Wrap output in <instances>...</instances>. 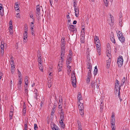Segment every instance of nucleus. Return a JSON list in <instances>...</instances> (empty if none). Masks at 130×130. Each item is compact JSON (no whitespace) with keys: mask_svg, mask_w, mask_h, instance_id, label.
I'll use <instances>...</instances> for the list:
<instances>
[{"mask_svg":"<svg viewBox=\"0 0 130 130\" xmlns=\"http://www.w3.org/2000/svg\"><path fill=\"white\" fill-rule=\"evenodd\" d=\"M77 2L75 0L74 1L73 6L74 8V11L75 12V15L76 17L78 16L79 13L78 7L77 6Z\"/></svg>","mask_w":130,"mask_h":130,"instance_id":"f257e3e1","label":"nucleus"},{"mask_svg":"<svg viewBox=\"0 0 130 130\" xmlns=\"http://www.w3.org/2000/svg\"><path fill=\"white\" fill-rule=\"evenodd\" d=\"M100 81L99 80H96L95 81H92L91 83L92 87L94 89L96 88L97 89H98L100 86Z\"/></svg>","mask_w":130,"mask_h":130,"instance_id":"f03ea898","label":"nucleus"},{"mask_svg":"<svg viewBox=\"0 0 130 130\" xmlns=\"http://www.w3.org/2000/svg\"><path fill=\"white\" fill-rule=\"evenodd\" d=\"M123 60L122 56H120L117 59V63L119 67H121L123 64Z\"/></svg>","mask_w":130,"mask_h":130,"instance_id":"7ed1b4c3","label":"nucleus"},{"mask_svg":"<svg viewBox=\"0 0 130 130\" xmlns=\"http://www.w3.org/2000/svg\"><path fill=\"white\" fill-rule=\"evenodd\" d=\"M72 58V52L70 51L67 59L66 64H69L71 63Z\"/></svg>","mask_w":130,"mask_h":130,"instance_id":"20e7f679","label":"nucleus"},{"mask_svg":"<svg viewBox=\"0 0 130 130\" xmlns=\"http://www.w3.org/2000/svg\"><path fill=\"white\" fill-rule=\"evenodd\" d=\"M110 17L108 20V23L111 26H112L113 25L114 22V18L111 14H110Z\"/></svg>","mask_w":130,"mask_h":130,"instance_id":"39448f33","label":"nucleus"},{"mask_svg":"<svg viewBox=\"0 0 130 130\" xmlns=\"http://www.w3.org/2000/svg\"><path fill=\"white\" fill-rule=\"evenodd\" d=\"M104 101L102 99L100 101V112L102 113L104 109Z\"/></svg>","mask_w":130,"mask_h":130,"instance_id":"423d86ee","label":"nucleus"},{"mask_svg":"<svg viewBox=\"0 0 130 130\" xmlns=\"http://www.w3.org/2000/svg\"><path fill=\"white\" fill-rule=\"evenodd\" d=\"M1 55L2 56H3L4 54V45L5 44H6L5 43L4 44V42H1Z\"/></svg>","mask_w":130,"mask_h":130,"instance_id":"0eeeda50","label":"nucleus"},{"mask_svg":"<svg viewBox=\"0 0 130 130\" xmlns=\"http://www.w3.org/2000/svg\"><path fill=\"white\" fill-rule=\"evenodd\" d=\"M68 27L69 30L73 32H75L77 31L76 29L75 28L74 25H69V26H68Z\"/></svg>","mask_w":130,"mask_h":130,"instance_id":"6e6552de","label":"nucleus"},{"mask_svg":"<svg viewBox=\"0 0 130 130\" xmlns=\"http://www.w3.org/2000/svg\"><path fill=\"white\" fill-rule=\"evenodd\" d=\"M62 68V63L60 62H58L57 68L58 71L59 72L61 71Z\"/></svg>","mask_w":130,"mask_h":130,"instance_id":"1a4fd4ad","label":"nucleus"},{"mask_svg":"<svg viewBox=\"0 0 130 130\" xmlns=\"http://www.w3.org/2000/svg\"><path fill=\"white\" fill-rule=\"evenodd\" d=\"M78 104H79L78 107L79 110L84 109L83 103H81L80 101H78Z\"/></svg>","mask_w":130,"mask_h":130,"instance_id":"9d476101","label":"nucleus"},{"mask_svg":"<svg viewBox=\"0 0 130 130\" xmlns=\"http://www.w3.org/2000/svg\"><path fill=\"white\" fill-rule=\"evenodd\" d=\"M119 86L120 83L119 82L117 79L116 80H115V88H117L118 89H121V87Z\"/></svg>","mask_w":130,"mask_h":130,"instance_id":"9b49d317","label":"nucleus"},{"mask_svg":"<svg viewBox=\"0 0 130 130\" xmlns=\"http://www.w3.org/2000/svg\"><path fill=\"white\" fill-rule=\"evenodd\" d=\"M64 113L63 111L62 110H61V112L60 114V121H63L64 120Z\"/></svg>","mask_w":130,"mask_h":130,"instance_id":"f8f14e48","label":"nucleus"},{"mask_svg":"<svg viewBox=\"0 0 130 130\" xmlns=\"http://www.w3.org/2000/svg\"><path fill=\"white\" fill-rule=\"evenodd\" d=\"M115 90H116V91H115V93L117 95V94H118V97H120V89H119L117 88H115Z\"/></svg>","mask_w":130,"mask_h":130,"instance_id":"ddd939ff","label":"nucleus"},{"mask_svg":"<svg viewBox=\"0 0 130 130\" xmlns=\"http://www.w3.org/2000/svg\"><path fill=\"white\" fill-rule=\"evenodd\" d=\"M95 43L96 45L97 50H99L101 49V44L100 42H96V43Z\"/></svg>","mask_w":130,"mask_h":130,"instance_id":"4468645a","label":"nucleus"},{"mask_svg":"<svg viewBox=\"0 0 130 130\" xmlns=\"http://www.w3.org/2000/svg\"><path fill=\"white\" fill-rule=\"evenodd\" d=\"M24 82L26 86H28V77L26 76L25 77Z\"/></svg>","mask_w":130,"mask_h":130,"instance_id":"2eb2a0df","label":"nucleus"},{"mask_svg":"<svg viewBox=\"0 0 130 130\" xmlns=\"http://www.w3.org/2000/svg\"><path fill=\"white\" fill-rule=\"evenodd\" d=\"M72 81V83L73 86L74 87H76V79H71Z\"/></svg>","mask_w":130,"mask_h":130,"instance_id":"dca6fc26","label":"nucleus"},{"mask_svg":"<svg viewBox=\"0 0 130 130\" xmlns=\"http://www.w3.org/2000/svg\"><path fill=\"white\" fill-rule=\"evenodd\" d=\"M71 79H76V77L75 76V72L74 71H72V73L71 74Z\"/></svg>","mask_w":130,"mask_h":130,"instance_id":"f3484780","label":"nucleus"},{"mask_svg":"<svg viewBox=\"0 0 130 130\" xmlns=\"http://www.w3.org/2000/svg\"><path fill=\"white\" fill-rule=\"evenodd\" d=\"M78 101H80L82 100V98L81 94L80 93L78 92V94L77 97Z\"/></svg>","mask_w":130,"mask_h":130,"instance_id":"a211bd4d","label":"nucleus"},{"mask_svg":"<svg viewBox=\"0 0 130 130\" xmlns=\"http://www.w3.org/2000/svg\"><path fill=\"white\" fill-rule=\"evenodd\" d=\"M111 60L110 59H108L107 61V68H108L110 66Z\"/></svg>","mask_w":130,"mask_h":130,"instance_id":"6ab92c4d","label":"nucleus"},{"mask_svg":"<svg viewBox=\"0 0 130 130\" xmlns=\"http://www.w3.org/2000/svg\"><path fill=\"white\" fill-rule=\"evenodd\" d=\"M39 68L42 72H43V66H42V63H38Z\"/></svg>","mask_w":130,"mask_h":130,"instance_id":"aec40b11","label":"nucleus"},{"mask_svg":"<svg viewBox=\"0 0 130 130\" xmlns=\"http://www.w3.org/2000/svg\"><path fill=\"white\" fill-rule=\"evenodd\" d=\"M84 27L82 29V31H83V33H82L81 35V36H80L81 38H85V32H84Z\"/></svg>","mask_w":130,"mask_h":130,"instance_id":"412c9836","label":"nucleus"},{"mask_svg":"<svg viewBox=\"0 0 130 130\" xmlns=\"http://www.w3.org/2000/svg\"><path fill=\"white\" fill-rule=\"evenodd\" d=\"M120 41L122 42H124L125 41V38L123 36L122 37H119V38Z\"/></svg>","mask_w":130,"mask_h":130,"instance_id":"4be33fe9","label":"nucleus"},{"mask_svg":"<svg viewBox=\"0 0 130 130\" xmlns=\"http://www.w3.org/2000/svg\"><path fill=\"white\" fill-rule=\"evenodd\" d=\"M65 44V43L64 42V41H63L61 42V49H64V46Z\"/></svg>","mask_w":130,"mask_h":130,"instance_id":"5701e85b","label":"nucleus"},{"mask_svg":"<svg viewBox=\"0 0 130 130\" xmlns=\"http://www.w3.org/2000/svg\"><path fill=\"white\" fill-rule=\"evenodd\" d=\"M95 37L94 39L95 42V43H96V42H100V40L99 39V37L96 36H95Z\"/></svg>","mask_w":130,"mask_h":130,"instance_id":"b1692460","label":"nucleus"},{"mask_svg":"<svg viewBox=\"0 0 130 130\" xmlns=\"http://www.w3.org/2000/svg\"><path fill=\"white\" fill-rule=\"evenodd\" d=\"M34 94H35V95L34 96V98L36 99H37V96H38V95L37 91V90L35 89L34 90Z\"/></svg>","mask_w":130,"mask_h":130,"instance_id":"393cba45","label":"nucleus"},{"mask_svg":"<svg viewBox=\"0 0 130 130\" xmlns=\"http://www.w3.org/2000/svg\"><path fill=\"white\" fill-rule=\"evenodd\" d=\"M11 72L12 74L14 72L15 70V67L14 65L11 66Z\"/></svg>","mask_w":130,"mask_h":130,"instance_id":"a878e982","label":"nucleus"},{"mask_svg":"<svg viewBox=\"0 0 130 130\" xmlns=\"http://www.w3.org/2000/svg\"><path fill=\"white\" fill-rule=\"evenodd\" d=\"M65 53V49H61V55L60 56H64Z\"/></svg>","mask_w":130,"mask_h":130,"instance_id":"bb28decb","label":"nucleus"},{"mask_svg":"<svg viewBox=\"0 0 130 130\" xmlns=\"http://www.w3.org/2000/svg\"><path fill=\"white\" fill-rule=\"evenodd\" d=\"M125 77H124L122 79L121 81V82L120 87L122 86L123 85L125 82Z\"/></svg>","mask_w":130,"mask_h":130,"instance_id":"cd10ccee","label":"nucleus"},{"mask_svg":"<svg viewBox=\"0 0 130 130\" xmlns=\"http://www.w3.org/2000/svg\"><path fill=\"white\" fill-rule=\"evenodd\" d=\"M40 6L39 5H37L36 6V11L37 12H40Z\"/></svg>","mask_w":130,"mask_h":130,"instance_id":"c85d7f7f","label":"nucleus"},{"mask_svg":"<svg viewBox=\"0 0 130 130\" xmlns=\"http://www.w3.org/2000/svg\"><path fill=\"white\" fill-rule=\"evenodd\" d=\"M87 68L88 69H92V66L90 63L88 62L87 64Z\"/></svg>","mask_w":130,"mask_h":130,"instance_id":"c756f323","label":"nucleus"},{"mask_svg":"<svg viewBox=\"0 0 130 130\" xmlns=\"http://www.w3.org/2000/svg\"><path fill=\"white\" fill-rule=\"evenodd\" d=\"M36 16L38 17V19H39L40 17V12L36 11Z\"/></svg>","mask_w":130,"mask_h":130,"instance_id":"7c9ffc66","label":"nucleus"},{"mask_svg":"<svg viewBox=\"0 0 130 130\" xmlns=\"http://www.w3.org/2000/svg\"><path fill=\"white\" fill-rule=\"evenodd\" d=\"M117 35L118 38H119V37H123L121 32L120 31H119L118 32V34H117Z\"/></svg>","mask_w":130,"mask_h":130,"instance_id":"2f4dec72","label":"nucleus"},{"mask_svg":"<svg viewBox=\"0 0 130 130\" xmlns=\"http://www.w3.org/2000/svg\"><path fill=\"white\" fill-rule=\"evenodd\" d=\"M64 56H61V59H60V60L61 61H60L59 62H60L61 63H63L64 60Z\"/></svg>","mask_w":130,"mask_h":130,"instance_id":"473e14b6","label":"nucleus"},{"mask_svg":"<svg viewBox=\"0 0 130 130\" xmlns=\"http://www.w3.org/2000/svg\"><path fill=\"white\" fill-rule=\"evenodd\" d=\"M63 121H60L59 122L61 124V126L63 128H64L65 127L64 124V123Z\"/></svg>","mask_w":130,"mask_h":130,"instance_id":"72a5a7b5","label":"nucleus"},{"mask_svg":"<svg viewBox=\"0 0 130 130\" xmlns=\"http://www.w3.org/2000/svg\"><path fill=\"white\" fill-rule=\"evenodd\" d=\"M22 83V81H19L18 84V87L19 89L20 87H21V84Z\"/></svg>","mask_w":130,"mask_h":130,"instance_id":"f704fd0d","label":"nucleus"},{"mask_svg":"<svg viewBox=\"0 0 130 130\" xmlns=\"http://www.w3.org/2000/svg\"><path fill=\"white\" fill-rule=\"evenodd\" d=\"M52 83L51 82L49 81L48 82V87L50 88L52 86Z\"/></svg>","mask_w":130,"mask_h":130,"instance_id":"c9c22d12","label":"nucleus"},{"mask_svg":"<svg viewBox=\"0 0 130 130\" xmlns=\"http://www.w3.org/2000/svg\"><path fill=\"white\" fill-rule=\"evenodd\" d=\"M115 119H112L111 120V125L115 124Z\"/></svg>","mask_w":130,"mask_h":130,"instance_id":"e433bc0d","label":"nucleus"},{"mask_svg":"<svg viewBox=\"0 0 130 130\" xmlns=\"http://www.w3.org/2000/svg\"><path fill=\"white\" fill-rule=\"evenodd\" d=\"M34 22L30 23V28H34Z\"/></svg>","mask_w":130,"mask_h":130,"instance_id":"4c0bfd02","label":"nucleus"},{"mask_svg":"<svg viewBox=\"0 0 130 130\" xmlns=\"http://www.w3.org/2000/svg\"><path fill=\"white\" fill-rule=\"evenodd\" d=\"M27 34V32H24L23 34L24 37L26 39H27L28 37Z\"/></svg>","mask_w":130,"mask_h":130,"instance_id":"58836bf2","label":"nucleus"},{"mask_svg":"<svg viewBox=\"0 0 130 130\" xmlns=\"http://www.w3.org/2000/svg\"><path fill=\"white\" fill-rule=\"evenodd\" d=\"M80 110V114L82 116H83L84 114V109L82 110Z\"/></svg>","mask_w":130,"mask_h":130,"instance_id":"ea45409f","label":"nucleus"},{"mask_svg":"<svg viewBox=\"0 0 130 130\" xmlns=\"http://www.w3.org/2000/svg\"><path fill=\"white\" fill-rule=\"evenodd\" d=\"M38 61L39 63H42L41 57H39V58H38Z\"/></svg>","mask_w":130,"mask_h":130,"instance_id":"a19ab883","label":"nucleus"},{"mask_svg":"<svg viewBox=\"0 0 130 130\" xmlns=\"http://www.w3.org/2000/svg\"><path fill=\"white\" fill-rule=\"evenodd\" d=\"M0 14L1 15L3 16L4 14V10L3 9L0 10Z\"/></svg>","mask_w":130,"mask_h":130,"instance_id":"79ce46f5","label":"nucleus"},{"mask_svg":"<svg viewBox=\"0 0 130 130\" xmlns=\"http://www.w3.org/2000/svg\"><path fill=\"white\" fill-rule=\"evenodd\" d=\"M81 42L82 43H83L85 42V38H81Z\"/></svg>","mask_w":130,"mask_h":130,"instance_id":"37998d69","label":"nucleus"},{"mask_svg":"<svg viewBox=\"0 0 130 130\" xmlns=\"http://www.w3.org/2000/svg\"><path fill=\"white\" fill-rule=\"evenodd\" d=\"M23 115L25 116L26 112V109L25 108H23Z\"/></svg>","mask_w":130,"mask_h":130,"instance_id":"c03bdc74","label":"nucleus"},{"mask_svg":"<svg viewBox=\"0 0 130 130\" xmlns=\"http://www.w3.org/2000/svg\"><path fill=\"white\" fill-rule=\"evenodd\" d=\"M38 128L37 126V125L36 124H34V129L35 130H37L38 129Z\"/></svg>","mask_w":130,"mask_h":130,"instance_id":"a18cd8bd","label":"nucleus"},{"mask_svg":"<svg viewBox=\"0 0 130 130\" xmlns=\"http://www.w3.org/2000/svg\"><path fill=\"white\" fill-rule=\"evenodd\" d=\"M111 125V128H112V130H115V129L116 127L115 126V124H112Z\"/></svg>","mask_w":130,"mask_h":130,"instance_id":"49530a36","label":"nucleus"},{"mask_svg":"<svg viewBox=\"0 0 130 130\" xmlns=\"http://www.w3.org/2000/svg\"><path fill=\"white\" fill-rule=\"evenodd\" d=\"M90 76L87 77V83H89L90 82Z\"/></svg>","mask_w":130,"mask_h":130,"instance_id":"de8ad7c7","label":"nucleus"},{"mask_svg":"<svg viewBox=\"0 0 130 130\" xmlns=\"http://www.w3.org/2000/svg\"><path fill=\"white\" fill-rule=\"evenodd\" d=\"M31 31V33L32 35H34V29L33 28H30Z\"/></svg>","mask_w":130,"mask_h":130,"instance_id":"09e8293b","label":"nucleus"},{"mask_svg":"<svg viewBox=\"0 0 130 130\" xmlns=\"http://www.w3.org/2000/svg\"><path fill=\"white\" fill-rule=\"evenodd\" d=\"M94 75H96L98 72V69L95 68V69H94Z\"/></svg>","mask_w":130,"mask_h":130,"instance_id":"8fccbe9b","label":"nucleus"},{"mask_svg":"<svg viewBox=\"0 0 130 130\" xmlns=\"http://www.w3.org/2000/svg\"><path fill=\"white\" fill-rule=\"evenodd\" d=\"M59 102L60 103L62 102V97L61 96H60L59 97Z\"/></svg>","mask_w":130,"mask_h":130,"instance_id":"3c124183","label":"nucleus"},{"mask_svg":"<svg viewBox=\"0 0 130 130\" xmlns=\"http://www.w3.org/2000/svg\"><path fill=\"white\" fill-rule=\"evenodd\" d=\"M107 56L109 58V59H110L111 58V55L110 53L107 54Z\"/></svg>","mask_w":130,"mask_h":130,"instance_id":"603ef678","label":"nucleus"},{"mask_svg":"<svg viewBox=\"0 0 130 130\" xmlns=\"http://www.w3.org/2000/svg\"><path fill=\"white\" fill-rule=\"evenodd\" d=\"M15 5L16 7H15V8H17L19 7V4L18 2H16L15 3Z\"/></svg>","mask_w":130,"mask_h":130,"instance_id":"864d4df0","label":"nucleus"},{"mask_svg":"<svg viewBox=\"0 0 130 130\" xmlns=\"http://www.w3.org/2000/svg\"><path fill=\"white\" fill-rule=\"evenodd\" d=\"M111 40L112 41V42L114 43H115V41L114 38H113L112 37V38H110Z\"/></svg>","mask_w":130,"mask_h":130,"instance_id":"5fc2aeb1","label":"nucleus"},{"mask_svg":"<svg viewBox=\"0 0 130 130\" xmlns=\"http://www.w3.org/2000/svg\"><path fill=\"white\" fill-rule=\"evenodd\" d=\"M27 26H25V28H24V32H27Z\"/></svg>","mask_w":130,"mask_h":130,"instance_id":"6e6d98bb","label":"nucleus"},{"mask_svg":"<svg viewBox=\"0 0 130 130\" xmlns=\"http://www.w3.org/2000/svg\"><path fill=\"white\" fill-rule=\"evenodd\" d=\"M14 64V62L13 60V59L11 60V63H10L11 65V66H12V65H13Z\"/></svg>","mask_w":130,"mask_h":130,"instance_id":"4d7b16f0","label":"nucleus"},{"mask_svg":"<svg viewBox=\"0 0 130 130\" xmlns=\"http://www.w3.org/2000/svg\"><path fill=\"white\" fill-rule=\"evenodd\" d=\"M16 17L17 18H20V14L19 13H17Z\"/></svg>","mask_w":130,"mask_h":130,"instance_id":"13d9d810","label":"nucleus"},{"mask_svg":"<svg viewBox=\"0 0 130 130\" xmlns=\"http://www.w3.org/2000/svg\"><path fill=\"white\" fill-rule=\"evenodd\" d=\"M67 66V67L68 68V69H71V66H69V64H66Z\"/></svg>","mask_w":130,"mask_h":130,"instance_id":"bf43d9fd","label":"nucleus"},{"mask_svg":"<svg viewBox=\"0 0 130 130\" xmlns=\"http://www.w3.org/2000/svg\"><path fill=\"white\" fill-rule=\"evenodd\" d=\"M71 69H68L67 70L68 74L69 75L71 72Z\"/></svg>","mask_w":130,"mask_h":130,"instance_id":"052dcab7","label":"nucleus"},{"mask_svg":"<svg viewBox=\"0 0 130 130\" xmlns=\"http://www.w3.org/2000/svg\"><path fill=\"white\" fill-rule=\"evenodd\" d=\"M101 49H99V50H97V52L98 53V54L99 55H100L101 54Z\"/></svg>","mask_w":130,"mask_h":130,"instance_id":"680f3d73","label":"nucleus"},{"mask_svg":"<svg viewBox=\"0 0 130 130\" xmlns=\"http://www.w3.org/2000/svg\"><path fill=\"white\" fill-rule=\"evenodd\" d=\"M13 112L12 111H10V113H9V116H13Z\"/></svg>","mask_w":130,"mask_h":130,"instance_id":"e2e57ef3","label":"nucleus"},{"mask_svg":"<svg viewBox=\"0 0 130 130\" xmlns=\"http://www.w3.org/2000/svg\"><path fill=\"white\" fill-rule=\"evenodd\" d=\"M27 125H24V129L27 130Z\"/></svg>","mask_w":130,"mask_h":130,"instance_id":"0e129e2a","label":"nucleus"},{"mask_svg":"<svg viewBox=\"0 0 130 130\" xmlns=\"http://www.w3.org/2000/svg\"><path fill=\"white\" fill-rule=\"evenodd\" d=\"M27 40V38L26 39L25 38H23V41L25 42H26Z\"/></svg>","mask_w":130,"mask_h":130,"instance_id":"69168bd1","label":"nucleus"},{"mask_svg":"<svg viewBox=\"0 0 130 130\" xmlns=\"http://www.w3.org/2000/svg\"><path fill=\"white\" fill-rule=\"evenodd\" d=\"M77 124L78 125H81V123H80V121L79 120H77Z\"/></svg>","mask_w":130,"mask_h":130,"instance_id":"338daca9","label":"nucleus"},{"mask_svg":"<svg viewBox=\"0 0 130 130\" xmlns=\"http://www.w3.org/2000/svg\"><path fill=\"white\" fill-rule=\"evenodd\" d=\"M18 75H21L22 74L21 72L18 70Z\"/></svg>","mask_w":130,"mask_h":130,"instance_id":"774afa93","label":"nucleus"}]
</instances>
